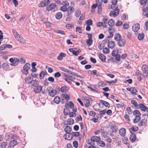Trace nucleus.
Instances as JSON below:
<instances>
[{"mask_svg": "<svg viewBox=\"0 0 148 148\" xmlns=\"http://www.w3.org/2000/svg\"><path fill=\"white\" fill-rule=\"evenodd\" d=\"M47 90L49 92V95L52 97H54L56 94L57 91L53 90L51 86H50L48 87Z\"/></svg>", "mask_w": 148, "mask_h": 148, "instance_id": "nucleus-1", "label": "nucleus"}, {"mask_svg": "<svg viewBox=\"0 0 148 148\" xmlns=\"http://www.w3.org/2000/svg\"><path fill=\"white\" fill-rule=\"evenodd\" d=\"M9 61L12 63L11 65L14 66H17L19 62V60L17 58H11L10 59Z\"/></svg>", "mask_w": 148, "mask_h": 148, "instance_id": "nucleus-2", "label": "nucleus"}, {"mask_svg": "<svg viewBox=\"0 0 148 148\" xmlns=\"http://www.w3.org/2000/svg\"><path fill=\"white\" fill-rule=\"evenodd\" d=\"M56 6L55 3H51L47 7L46 9L48 11H51L54 12L56 9Z\"/></svg>", "mask_w": 148, "mask_h": 148, "instance_id": "nucleus-3", "label": "nucleus"}, {"mask_svg": "<svg viewBox=\"0 0 148 148\" xmlns=\"http://www.w3.org/2000/svg\"><path fill=\"white\" fill-rule=\"evenodd\" d=\"M117 7L114 11H111L110 13V16H111L115 17L117 16L119 14V9L117 8Z\"/></svg>", "mask_w": 148, "mask_h": 148, "instance_id": "nucleus-4", "label": "nucleus"}, {"mask_svg": "<svg viewBox=\"0 0 148 148\" xmlns=\"http://www.w3.org/2000/svg\"><path fill=\"white\" fill-rule=\"evenodd\" d=\"M30 64L29 63L26 64L23 67V70H22V72L26 75H27L28 73V71L30 67Z\"/></svg>", "mask_w": 148, "mask_h": 148, "instance_id": "nucleus-5", "label": "nucleus"}, {"mask_svg": "<svg viewBox=\"0 0 148 148\" xmlns=\"http://www.w3.org/2000/svg\"><path fill=\"white\" fill-rule=\"evenodd\" d=\"M18 35H16V36H14L15 38L18 42L20 43L25 44L26 43V41L23 38L21 35L18 33Z\"/></svg>", "mask_w": 148, "mask_h": 148, "instance_id": "nucleus-6", "label": "nucleus"}, {"mask_svg": "<svg viewBox=\"0 0 148 148\" xmlns=\"http://www.w3.org/2000/svg\"><path fill=\"white\" fill-rule=\"evenodd\" d=\"M142 70L144 76L146 77H148V68L147 66L146 65L143 64L142 66Z\"/></svg>", "mask_w": 148, "mask_h": 148, "instance_id": "nucleus-7", "label": "nucleus"}, {"mask_svg": "<svg viewBox=\"0 0 148 148\" xmlns=\"http://www.w3.org/2000/svg\"><path fill=\"white\" fill-rule=\"evenodd\" d=\"M109 126L110 127L112 132H116L118 130V128L116 125L112 123H109Z\"/></svg>", "mask_w": 148, "mask_h": 148, "instance_id": "nucleus-8", "label": "nucleus"}, {"mask_svg": "<svg viewBox=\"0 0 148 148\" xmlns=\"http://www.w3.org/2000/svg\"><path fill=\"white\" fill-rule=\"evenodd\" d=\"M64 137L65 140H70L73 138V135L71 133H66L64 135Z\"/></svg>", "mask_w": 148, "mask_h": 148, "instance_id": "nucleus-9", "label": "nucleus"}, {"mask_svg": "<svg viewBox=\"0 0 148 148\" xmlns=\"http://www.w3.org/2000/svg\"><path fill=\"white\" fill-rule=\"evenodd\" d=\"M140 28V25L137 23L133 25L132 27V30L134 32H137Z\"/></svg>", "mask_w": 148, "mask_h": 148, "instance_id": "nucleus-10", "label": "nucleus"}, {"mask_svg": "<svg viewBox=\"0 0 148 148\" xmlns=\"http://www.w3.org/2000/svg\"><path fill=\"white\" fill-rule=\"evenodd\" d=\"M147 123V119H141L140 122L138 123V125L140 127L142 126H145Z\"/></svg>", "mask_w": 148, "mask_h": 148, "instance_id": "nucleus-11", "label": "nucleus"}, {"mask_svg": "<svg viewBox=\"0 0 148 148\" xmlns=\"http://www.w3.org/2000/svg\"><path fill=\"white\" fill-rule=\"evenodd\" d=\"M117 44L119 47H123L126 44L125 40L123 39H121L118 41Z\"/></svg>", "mask_w": 148, "mask_h": 148, "instance_id": "nucleus-12", "label": "nucleus"}, {"mask_svg": "<svg viewBox=\"0 0 148 148\" xmlns=\"http://www.w3.org/2000/svg\"><path fill=\"white\" fill-rule=\"evenodd\" d=\"M34 91L35 93H38L41 91L42 86L41 85H38V86L35 87Z\"/></svg>", "mask_w": 148, "mask_h": 148, "instance_id": "nucleus-13", "label": "nucleus"}, {"mask_svg": "<svg viewBox=\"0 0 148 148\" xmlns=\"http://www.w3.org/2000/svg\"><path fill=\"white\" fill-rule=\"evenodd\" d=\"M139 109H140L142 111H147L148 112V108L145 105L140 103L139 105Z\"/></svg>", "mask_w": 148, "mask_h": 148, "instance_id": "nucleus-14", "label": "nucleus"}, {"mask_svg": "<svg viewBox=\"0 0 148 148\" xmlns=\"http://www.w3.org/2000/svg\"><path fill=\"white\" fill-rule=\"evenodd\" d=\"M76 48H70L69 49V51L70 52H71L72 54L75 56H77L78 55L79 53V52L78 51H75V49Z\"/></svg>", "mask_w": 148, "mask_h": 148, "instance_id": "nucleus-15", "label": "nucleus"}, {"mask_svg": "<svg viewBox=\"0 0 148 148\" xmlns=\"http://www.w3.org/2000/svg\"><path fill=\"white\" fill-rule=\"evenodd\" d=\"M17 144V141L14 139H13L10 141L9 146V147H12L16 145Z\"/></svg>", "mask_w": 148, "mask_h": 148, "instance_id": "nucleus-16", "label": "nucleus"}, {"mask_svg": "<svg viewBox=\"0 0 148 148\" xmlns=\"http://www.w3.org/2000/svg\"><path fill=\"white\" fill-rule=\"evenodd\" d=\"M115 46V43L113 41H109L108 44V47L112 49Z\"/></svg>", "mask_w": 148, "mask_h": 148, "instance_id": "nucleus-17", "label": "nucleus"}, {"mask_svg": "<svg viewBox=\"0 0 148 148\" xmlns=\"http://www.w3.org/2000/svg\"><path fill=\"white\" fill-rule=\"evenodd\" d=\"M101 140L100 137L96 136H94L92 137L91 138V140L93 142H96L97 143Z\"/></svg>", "mask_w": 148, "mask_h": 148, "instance_id": "nucleus-18", "label": "nucleus"}, {"mask_svg": "<svg viewBox=\"0 0 148 148\" xmlns=\"http://www.w3.org/2000/svg\"><path fill=\"white\" fill-rule=\"evenodd\" d=\"M119 133L121 136H124L125 135L126 130L124 128H121L119 131Z\"/></svg>", "mask_w": 148, "mask_h": 148, "instance_id": "nucleus-19", "label": "nucleus"}, {"mask_svg": "<svg viewBox=\"0 0 148 148\" xmlns=\"http://www.w3.org/2000/svg\"><path fill=\"white\" fill-rule=\"evenodd\" d=\"M130 139L131 141L132 142H134L136 139V135L134 134L131 133L130 136Z\"/></svg>", "mask_w": 148, "mask_h": 148, "instance_id": "nucleus-20", "label": "nucleus"}, {"mask_svg": "<svg viewBox=\"0 0 148 148\" xmlns=\"http://www.w3.org/2000/svg\"><path fill=\"white\" fill-rule=\"evenodd\" d=\"M74 8L72 6H69L67 10V13H69L70 14H72L74 11Z\"/></svg>", "mask_w": 148, "mask_h": 148, "instance_id": "nucleus-21", "label": "nucleus"}, {"mask_svg": "<svg viewBox=\"0 0 148 148\" xmlns=\"http://www.w3.org/2000/svg\"><path fill=\"white\" fill-rule=\"evenodd\" d=\"M114 31V29L113 28H110L108 30L109 32L110 33V36H108L107 38H112L113 36V32Z\"/></svg>", "mask_w": 148, "mask_h": 148, "instance_id": "nucleus-22", "label": "nucleus"}, {"mask_svg": "<svg viewBox=\"0 0 148 148\" xmlns=\"http://www.w3.org/2000/svg\"><path fill=\"white\" fill-rule=\"evenodd\" d=\"M32 85L34 87H35L39 85V82L37 80H32L31 83Z\"/></svg>", "mask_w": 148, "mask_h": 148, "instance_id": "nucleus-23", "label": "nucleus"}, {"mask_svg": "<svg viewBox=\"0 0 148 148\" xmlns=\"http://www.w3.org/2000/svg\"><path fill=\"white\" fill-rule=\"evenodd\" d=\"M100 102L106 107L109 108L110 106V104L108 102L105 101L101 100Z\"/></svg>", "mask_w": 148, "mask_h": 148, "instance_id": "nucleus-24", "label": "nucleus"}, {"mask_svg": "<svg viewBox=\"0 0 148 148\" xmlns=\"http://www.w3.org/2000/svg\"><path fill=\"white\" fill-rule=\"evenodd\" d=\"M99 58L103 62H106V57L103 54H100L99 55Z\"/></svg>", "mask_w": 148, "mask_h": 148, "instance_id": "nucleus-25", "label": "nucleus"}, {"mask_svg": "<svg viewBox=\"0 0 148 148\" xmlns=\"http://www.w3.org/2000/svg\"><path fill=\"white\" fill-rule=\"evenodd\" d=\"M131 103L134 106V107L137 109H139L138 107L139 105H138V103L136 101L134 100H132L131 101Z\"/></svg>", "mask_w": 148, "mask_h": 148, "instance_id": "nucleus-26", "label": "nucleus"}, {"mask_svg": "<svg viewBox=\"0 0 148 148\" xmlns=\"http://www.w3.org/2000/svg\"><path fill=\"white\" fill-rule=\"evenodd\" d=\"M108 25L111 27H113L115 24L114 21L112 19L110 20L108 22Z\"/></svg>", "mask_w": 148, "mask_h": 148, "instance_id": "nucleus-27", "label": "nucleus"}, {"mask_svg": "<svg viewBox=\"0 0 148 148\" xmlns=\"http://www.w3.org/2000/svg\"><path fill=\"white\" fill-rule=\"evenodd\" d=\"M121 36L120 34H117L115 35L114 39L118 41L121 39Z\"/></svg>", "mask_w": 148, "mask_h": 148, "instance_id": "nucleus-28", "label": "nucleus"}, {"mask_svg": "<svg viewBox=\"0 0 148 148\" xmlns=\"http://www.w3.org/2000/svg\"><path fill=\"white\" fill-rule=\"evenodd\" d=\"M62 13L60 12L57 13L55 15L56 18L57 19H60L62 18Z\"/></svg>", "mask_w": 148, "mask_h": 148, "instance_id": "nucleus-29", "label": "nucleus"}, {"mask_svg": "<svg viewBox=\"0 0 148 148\" xmlns=\"http://www.w3.org/2000/svg\"><path fill=\"white\" fill-rule=\"evenodd\" d=\"M144 37V34L143 33L139 34L138 35V38L139 40H142Z\"/></svg>", "mask_w": 148, "mask_h": 148, "instance_id": "nucleus-30", "label": "nucleus"}, {"mask_svg": "<svg viewBox=\"0 0 148 148\" xmlns=\"http://www.w3.org/2000/svg\"><path fill=\"white\" fill-rule=\"evenodd\" d=\"M65 132L66 133H69L72 131L71 127L69 126H67L64 129Z\"/></svg>", "mask_w": 148, "mask_h": 148, "instance_id": "nucleus-31", "label": "nucleus"}, {"mask_svg": "<svg viewBox=\"0 0 148 148\" xmlns=\"http://www.w3.org/2000/svg\"><path fill=\"white\" fill-rule=\"evenodd\" d=\"M85 101L86 102L85 106L86 107H88L91 106V104L90 103L89 99H86Z\"/></svg>", "mask_w": 148, "mask_h": 148, "instance_id": "nucleus-32", "label": "nucleus"}, {"mask_svg": "<svg viewBox=\"0 0 148 148\" xmlns=\"http://www.w3.org/2000/svg\"><path fill=\"white\" fill-rule=\"evenodd\" d=\"M143 14L145 16L148 17V8L146 7L143 9Z\"/></svg>", "mask_w": 148, "mask_h": 148, "instance_id": "nucleus-33", "label": "nucleus"}, {"mask_svg": "<svg viewBox=\"0 0 148 148\" xmlns=\"http://www.w3.org/2000/svg\"><path fill=\"white\" fill-rule=\"evenodd\" d=\"M47 74V73L44 71H42L40 74V78L42 79L43 78L45 75Z\"/></svg>", "mask_w": 148, "mask_h": 148, "instance_id": "nucleus-34", "label": "nucleus"}, {"mask_svg": "<svg viewBox=\"0 0 148 148\" xmlns=\"http://www.w3.org/2000/svg\"><path fill=\"white\" fill-rule=\"evenodd\" d=\"M140 119V116L137 115L135 116V119L134 120L133 122L134 123L138 122Z\"/></svg>", "mask_w": 148, "mask_h": 148, "instance_id": "nucleus-35", "label": "nucleus"}, {"mask_svg": "<svg viewBox=\"0 0 148 148\" xmlns=\"http://www.w3.org/2000/svg\"><path fill=\"white\" fill-rule=\"evenodd\" d=\"M72 16L71 14H69V13H67L66 15V21H69L72 19Z\"/></svg>", "mask_w": 148, "mask_h": 148, "instance_id": "nucleus-36", "label": "nucleus"}, {"mask_svg": "<svg viewBox=\"0 0 148 148\" xmlns=\"http://www.w3.org/2000/svg\"><path fill=\"white\" fill-rule=\"evenodd\" d=\"M97 144L99 146L102 147H104L106 145L105 143L102 141L100 140L98 142Z\"/></svg>", "mask_w": 148, "mask_h": 148, "instance_id": "nucleus-37", "label": "nucleus"}, {"mask_svg": "<svg viewBox=\"0 0 148 148\" xmlns=\"http://www.w3.org/2000/svg\"><path fill=\"white\" fill-rule=\"evenodd\" d=\"M68 88L66 86H62L61 88V91L62 92H64L68 90Z\"/></svg>", "mask_w": 148, "mask_h": 148, "instance_id": "nucleus-38", "label": "nucleus"}, {"mask_svg": "<svg viewBox=\"0 0 148 148\" xmlns=\"http://www.w3.org/2000/svg\"><path fill=\"white\" fill-rule=\"evenodd\" d=\"M60 100V98L58 96L56 97L54 99V102L57 104H58Z\"/></svg>", "mask_w": 148, "mask_h": 148, "instance_id": "nucleus-39", "label": "nucleus"}, {"mask_svg": "<svg viewBox=\"0 0 148 148\" xmlns=\"http://www.w3.org/2000/svg\"><path fill=\"white\" fill-rule=\"evenodd\" d=\"M138 130V127H132L130 129V132L132 133V132L137 131Z\"/></svg>", "mask_w": 148, "mask_h": 148, "instance_id": "nucleus-40", "label": "nucleus"}, {"mask_svg": "<svg viewBox=\"0 0 148 148\" xmlns=\"http://www.w3.org/2000/svg\"><path fill=\"white\" fill-rule=\"evenodd\" d=\"M92 39H87L86 41V42L87 43L88 45L90 46L92 44Z\"/></svg>", "mask_w": 148, "mask_h": 148, "instance_id": "nucleus-41", "label": "nucleus"}, {"mask_svg": "<svg viewBox=\"0 0 148 148\" xmlns=\"http://www.w3.org/2000/svg\"><path fill=\"white\" fill-rule=\"evenodd\" d=\"M97 25L98 27H101L103 26L104 27H107V25L105 24H103V23L102 22H98L97 24Z\"/></svg>", "mask_w": 148, "mask_h": 148, "instance_id": "nucleus-42", "label": "nucleus"}, {"mask_svg": "<svg viewBox=\"0 0 148 148\" xmlns=\"http://www.w3.org/2000/svg\"><path fill=\"white\" fill-rule=\"evenodd\" d=\"M8 145L7 143L4 142L2 143L0 145V148H5Z\"/></svg>", "mask_w": 148, "mask_h": 148, "instance_id": "nucleus-43", "label": "nucleus"}, {"mask_svg": "<svg viewBox=\"0 0 148 148\" xmlns=\"http://www.w3.org/2000/svg\"><path fill=\"white\" fill-rule=\"evenodd\" d=\"M131 89L132 90L131 91V93L134 95H136V92H137L136 89L135 87H132Z\"/></svg>", "mask_w": 148, "mask_h": 148, "instance_id": "nucleus-44", "label": "nucleus"}, {"mask_svg": "<svg viewBox=\"0 0 148 148\" xmlns=\"http://www.w3.org/2000/svg\"><path fill=\"white\" fill-rule=\"evenodd\" d=\"M32 81L30 77H28L25 79V82L28 84L31 83Z\"/></svg>", "mask_w": 148, "mask_h": 148, "instance_id": "nucleus-45", "label": "nucleus"}, {"mask_svg": "<svg viewBox=\"0 0 148 148\" xmlns=\"http://www.w3.org/2000/svg\"><path fill=\"white\" fill-rule=\"evenodd\" d=\"M90 74L91 75H95L96 76H98L99 75V73H97L96 70H93L90 73Z\"/></svg>", "mask_w": 148, "mask_h": 148, "instance_id": "nucleus-46", "label": "nucleus"}, {"mask_svg": "<svg viewBox=\"0 0 148 148\" xmlns=\"http://www.w3.org/2000/svg\"><path fill=\"white\" fill-rule=\"evenodd\" d=\"M107 85V84L103 82H99L98 83V86H101L102 87H104L106 86Z\"/></svg>", "mask_w": 148, "mask_h": 148, "instance_id": "nucleus-47", "label": "nucleus"}, {"mask_svg": "<svg viewBox=\"0 0 148 148\" xmlns=\"http://www.w3.org/2000/svg\"><path fill=\"white\" fill-rule=\"evenodd\" d=\"M70 112L68 108H65L64 110V114L65 115L69 114Z\"/></svg>", "mask_w": 148, "mask_h": 148, "instance_id": "nucleus-48", "label": "nucleus"}, {"mask_svg": "<svg viewBox=\"0 0 148 148\" xmlns=\"http://www.w3.org/2000/svg\"><path fill=\"white\" fill-rule=\"evenodd\" d=\"M103 51L104 54H108L110 52V50L108 48L106 47L103 49Z\"/></svg>", "mask_w": 148, "mask_h": 148, "instance_id": "nucleus-49", "label": "nucleus"}, {"mask_svg": "<svg viewBox=\"0 0 148 148\" xmlns=\"http://www.w3.org/2000/svg\"><path fill=\"white\" fill-rule=\"evenodd\" d=\"M133 114L134 115L136 116L137 115H138L139 116H141V115L139 111L137 110L134 111L133 112Z\"/></svg>", "mask_w": 148, "mask_h": 148, "instance_id": "nucleus-50", "label": "nucleus"}, {"mask_svg": "<svg viewBox=\"0 0 148 148\" xmlns=\"http://www.w3.org/2000/svg\"><path fill=\"white\" fill-rule=\"evenodd\" d=\"M72 135H73V136L75 137H77L80 135V133L79 132H72L71 133Z\"/></svg>", "mask_w": 148, "mask_h": 148, "instance_id": "nucleus-51", "label": "nucleus"}, {"mask_svg": "<svg viewBox=\"0 0 148 148\" xmlns=\"http://www.w3.org/2000/svg\"><path fill=\"white\" fill-rule=\"evenodd\" d=\"M68 124L71 125L74 123V120L73 119L70 118L68 120Z\"/></svg>", "mask_w": 148, "mask_h": 148, "instance_id": "nucleus-52", "label": "nucleus"}, {"mask_svg": "<svg viewBox=\"0 0 148 148\" xmlns=\"http://www.w3.org/2000/svg\"><path fill=\"white\" fill-rule=\"evenodd\" d=\"M81 11L79 10H76L75 14V16L77 17H79Z\"/></svg>", "mask_w": 148, "mask_h": 148, "instance_id": "nucleus-53", "label": "nucleus"}, {"mask_svg": "<svg viewBox=\"0 0 148 148\" xmlns=\"http://www.w3.org/2000/svg\"><path fill=\"white\" fill-rule=\"evenodd\" d=\"M69 115L70 117H75L76 116V113L75 112H70Z\"/></svg>", "mask_w": 148, "mask_h": 148, "instance_id": "nucleus-54", "label": "nucleus"}, {"mask_svg": "<svg viewBox=\"0 0 148 148\" xmlns=\"http://www.w3.org/2000/svg\"><path fill=\"white\" fill-rule=\"evenodd\" d=\"M86 23L87 24V25H92V21L90 19H88Z\"/></svg>", "mask_w": 148, "mask_h": 148, "instance_id": "nucleus-55", "label": "nucleus"}, {"mask_svg": "<svg viewBox=\"0 0 148 148\" xmlns=\"http://www.w3.org/2000/svg\"><path fill=\"white\" fill-rule=\"evenodd\" d=\"M9 65L7 63H4L2 64V67L4 69H7L9 67Z\"/></svg>", "mask_w": 148, "mask_h": 148, "instance_id": "nucleus-56", "label": "nucleus"}, {"mask_svg": "<svg viewBox=\"0 0 148 148\" xmlns=\"http://www.w3.org/2000/svg\"><path fill=\"white\" fill-rule=\"evenodd\" d=\"M68 106H69L70 108H73L74 107V104L72 101H69L68 103Z\"/></svg>", "mask_w": 148, "mask_h": 148, "instance_id": "nucleus-57", "label": "nucleus"}, {"mask_svg": "<svg viewBox=\"0 0 148 148\" xmlns=\"http://www.w3.org/2000/svg\"><path fill=\"white\" fill-rule=\"evenodd\" d=\"M51 0H44L42 2L45 5V6H47L51 2Z\"/></svg>", "mask_w": 148, "mask_h": 148, "instance_id": "nucleus-58", "label": "nucleus"}, {"mask_svg": "<svg viewBox=\"0 0 148 148\" xmlns=\"http://www.w3.org/2000/svg\"><path fill=\"white\" fill-rule=\"evenodd\" d=\"M68 9V8L65 6H62L60 8V10L63 12H65L67 11Z\"/></svg>", "mask_w": 148, "mask_h": 148, "instance_id": "nucleus-59", "label": "nucleus"}, {"mask_svg": "<svg viewBox=\"0 0 148 148\" xmlns=\"http://www.w3.org/2000/svg\"><path fill=\"white\" fill-rule=\"evenodd\" d=\"M124 117L126 121H130V116L127 114H125L124 116Z\"/></svg>", "mask_w": 148, "mask_h": 148, "instance_id": "nucleus-60", "label": "nucleus"}, {"mask_svg": "<svg viewBox=\"0 0 148 148\" xmlns=\"http://www.w3.org/2000/svg\"><path fill=\"white\" fill-rule=\"evenodd\" d=\"M73 144L74 147L75 148H77L78 147V142L76 141H74L73 142Z\"/></svg>", "mask_w": 148, "mask_h": 148, "instance_id": "nucleus-61", "label": "nucleus"}, {"mask_svg": "<svg viewBox=\"0 0 148 148\" xmlns=\"http://www.w3.org/2000/svg\"><path fill=\"white\" fill-rule=\"evenodd\" d=\"M82 27H77L76 28V31L79 32V33H82L81 29Z\"/></svg>", "mask_w": 148, "mask_h": 148, "instance_id": "nucleus-62", "label": "nucleus"}, {"mask_svg": "<svg viewBox=\"0 0 148 148\" xmlns=\"http://www.w3.org/2000/svg\"><path fill=\"white\" fill-rule=\"evenodd\" d=\"M114 57H115V59L117 61H120L121 58V56L120 54H117Z\"/></svg>", "mask_w": 148, "mask_h": 148, "instance_id": "nucleus-63", "label": "nucleus"}, {"mask_svg": "<svg viewBox=\"0 0 148 148\" xmlns=\"http://www.w3.org/2000/svg\"><path fill=\"white\" fill-rule=\"evenodd\" d=\"M127 113L129 114H132V110L130 107H128L127 109Z\"/></svg>", "mask_w": 148, "mask_h": 148, "instance_id": "nucleus-64", "label": "nucleus"}]
</instances>
